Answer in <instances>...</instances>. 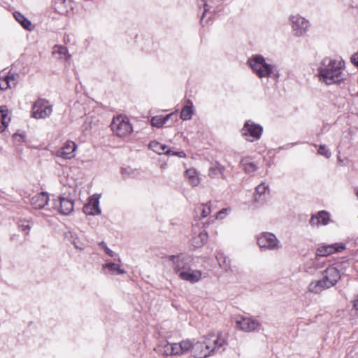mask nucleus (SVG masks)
Here are the masks:
<instances>
[{"label": "nucleus", "instance_id": "obj_1", "mask_svg": "<svg viewBox=\"0 0 358 358\" xmlns=\"http://www.w3.org/2000/svg\"><path fill=\"white\" fill-rule=\"evenodd\" d=\"M228 338V333L220 331L208 334L199 341H191V354L194 358H207L227 345Z\"/></svg>", "mask_w": 358, "mask_h": 358}, {"label": "nucleus", "instance_id": "obj_2", "mask_svg": "<svg viewBox=\"0 0 358 358\" xmlns=\"http://www.w3.org/2000/svg\"><path fill=\"white\" fill-rule=\"evenodd\" d=\"M343 62L341 60L324 59L320 68V80L327 85L337 83L343 80Z\"/></svg>", "mask_w": 358, "mask_h": 358}, {"label": "nucleus", "instance_id": "obj_3", "mask_svg": "<svg viewBox=\"0 0 358 358\" xmlns=\"http://www.w3.org/2000/svg\"><path fill=\"white\" fill-rule=\"evenodd\" d=\"M110 127L113 134L120 138L128 136L133 131L129 118L122 115L113 117Z\"/></svg>", "mask_w": 358, "mask_h": 358}, {"label": "nucleus", "instance_id": "obj_4", "mask_svg": "<svg viewBox=\"0 0 358 358\" xmlns=\"http://www.w3.org/2000/svg\"><path fill=\"white\" fill-rule=\"evenodd\" d=\"M248 62L253 71L259 78L268 77L273 73L274 66L266 63L264 58L262 56H254Z\"/></svg>", "mask_w": 358, "mask_h": 358}, {"label": "nucleus", "instance_id": "obj_5", "mask_svg": "<svg viewBox=\"0 0 358 358\" xmlns=\"http://www.w3.org/2000/svg\"><path fill=\"white\" fill-rule=\"evenodd\" d=\"M292 32L294 36L301 37L309 30L310 22L299 14L291 15L289 17Z\"/></svg>", "mask_w": 358, "mask_h": 358}, {"label": "nucleus", "instance_id": "obj_6", "mask_svg": "<svg viewBox=\"0 0 358 358\" xmlns=\"http://www.w3.org/2000/svg\"><path fill=\"white\" fill-rule=\"evenodd\" d=\"M52 112V106L48 101L43 99L34 102L31 108V117L35 119H44L49 117Z\"/></svg>", "mask_w": 358, "mask_h": 358}, {"label": "nucleus", "instance_id": "obj_7", "mask_svg": "<svg viewBox=\"0 0 358 358\" xmlns=\"http://www.w3.org/2000/svg\"><path fill=\"white\" fill-rule=\"evenodd\" d=\"M257 244L260 248L269 250H278L281 247L276 236L268 232H263L258 236Z\"/></svg>", "mask_w": 358, "mask_h": 358}, {"label": "nucleus", "instance_id": "obj_8", "mask_svg": "<svg viewBox=\"0 0 358 358\" xmlns=\"http://www.w3.org/2000/svg\"><path fill=\"white\" fill-rule=\"evenodd\" d=\"M236 327L247 333L258 331L261 328V323L259 320L252 318L243 316H238L236 318Z\"/></svg>", "mask_w": 358, "mask_h": 358}, {"label": "nucleus", "instance_id": "obj_9", "mask_svg": "<svg viewBox=\"0 0 358 358\" xmlns=\"http://www.w3.org/2000/svg\"><path fill=\"white\" fill-rule=\"evenodd\" d=\"M262 133V127L255 124L253 122L248 121L242 129V134L248 141L253 142L260 138Z\"/></svg>", "mask_w": 358, "mask_h": 358}, {"label": "nucleus", "instance_id": "obj_10", "mask_svg": "<svg viewBox=\"0 0 358 358\" xmlns=\"http://www.w3.org/2000/svg\"><path fill=\"white\" fill-rule=\"evenodd\" d=\"M78 148L76 143L72 141H66L56 152V156L63 159L69 160L76 157Z\"/></svg>", "mask_w": 358, "mask_h": 358}, {"label": "nucleus", "instance_id": "obj_11", "mask_svg": "<svg viewBox=\"0 0 358 358\" xmlns=\"http://www.w3.org/2000/svg\"><path fill=\"white\" fill-rule=\"evenodd\" d=\"M345 249V245L343 243H336L334 244H324L317 249V255L322 256L323 258L331 255L341 252Z\"/></svg>", "mask_w": 358, "mask_h": 358}, {"label": "nucleus", "instance_id": "obj_12", "mask_svg": "<svg viewBox=\"0 0 358 358\" xmlns=\"http://www.w3.org/2000/svg\"><path fill=\"white\" fill-rule=\"evenodd\" d=\"M340 278L339 271L334 266H329L322 272V279L329 289L334 286Z\"/></svg>", "mask_w": 358, "mask_h": 358}, {"label": "nucleus", "instance_id": "obj_13", "mask_svg": "<svg viewBox=\"0 0 358 358\" xmlns=\"http://www.w3.org/2000/svg\"><path fill=\"white\" fill-rule=\"evenodd\" d=\"M326 264L325 259L320 255L315 254V257L312 258L303 264V270L305 272L313 274L316 271L324 267Z\"/></svg>", "mask_w": 358, "mask_h": 358}, {"label": "nucleus", "instance_id": "obj_14", "mask_svg": "<svg viewBox=\"0 0 358 358\" xmlns=\"http://www.w3.org/2000/svg\"><path fill=\"white\" fill-rule=\"evenodd\" d=\"M100 195L94 194L89 198L87 203L83 207V212L88 215H98L101 213L99 207Z\"/></svg>", "mask_w": 358, "mask_h": 358}, {"label": "nucleus", "instance_id": "obj_15", "mask_svg": "<svg viewBox=\"0 0 358 358\" xmlns=\"http://www.w3.org/2000/svg\"><path fill=\"white\" fill-rule=\"evenodd\" d=\"M55 206L59 208L60 213L69 215L73 210L74 203L71 199L61 196L57 201H55Z\"/></svg>", "mask_w": 358, "mask_h": 358}, {"label": "nucleus", "instance_id": "obj_16", "mask_svg": "<svg viewBox=\"0 0 358 358\" xmlns=\"http://www.w3.org/2000/svg\"><path fill=\"white\" fill-rule=\"evenodd\" d=\"M149 147L154 152L159 155L166 154V155H177L180 157H183L185 156L183 152H172L171 150L168 149L167 146L164 144H162L157 141H152L149 144Z\"/></svg>", "mask_w": 358, "mask_h": 358}, {"label": "nucleus", "instance_id": "obj_17", "mask_svg": "<svg viewBox=\"0 0 358 358\" xmlns=\"http://www.w3.org/2000/svg\"><path fill=\"white\" fill-rule=\"evenodd\" d=\"M330 222L331 219L329 213L327 211L322 210L312 216L310 220V224L313 227H319L320 225H327Z\"/></svg>", "mask_w": 358, "mask_h": 358}, {"label": "nucleus", "instance_id": "obj_18", "mask_svg": "<svg viewBox=\"0 0 358 358\" xmlns=\"http://www.w3.org/2000/svg\"><path fill=\"white\" fill-rule=\"evenodd\" d=\"M178 276L184 280L194 283L201 280L202 273L198 270H192L189 268L179 273Z\"/></svg>", "mask_w": 358, "mask_h": 358}, {"label": "nucleus", "instance_id": "obj_19", "mask_svg": "<svg viewBox=\"0 0 358 358\" xmlns=\"http://www.w3.org/2000/svg\"><path fill=\"white\" fill-rule=\"evenodd\" d=\"M175 272L179 275L182 271L189 268L188 259L183 256H173L170 258Z\"/></svg>", "mask_w": 358, "mask_h": 358}, {"label": "nucleus", "instance_id": "obj_20", "mask_svg": "<svg viewBox=\"0 0 358 358\" xmlns=\"http://www.w3.org/2000/svg\"><path fill=\"white\" fill-rule=\"evenodd\" d=\"M48 194L41 192L31 197V204L36 209H41L48 204Z\"/></svg>", "mask_w": 358, "mask_h": 358}, {"label": "nucleus", "instance_id": "obj_21", "mask_svg": "<svg viewBox=\"0 0 358 358\" xmlns=\"http://www.w3.org/2000/svg\"><path fill=\"white\" fill-rule=\"evenodd\" d=\"M11 120L10 112L5 106H0V132L6 131Z\"/></svg>", "mask_w": 358, "mask_h": 358}, {"label": "nucleus", "instance_id": "obj_22", "mask_svg": "<svg viewBox=\"0 0 358 358\" xmlns=\"http://www.w3.org/2000/svg\"><path fill=\"white\" fill-rule=\"evenodd\" d=\"M191 341L186 339L179 343H173V355L181 356L190 351Z\"/></svg>", "mask_w": 358, "mask_h": 358}, {"label": "nucleus", "instance_id": "obj_23", "mask_svg": "<svg viewBox=\"0 0 358 358\" xmlns=\"http://www.w3.org/2000/svg\"><path fill=\"white\" fill-rule=\"evenodd\" d=\"M208 238L207 231L205 229H201L198 232H194L192 239V245L194 248H201L206 243Z\"/></svg>", "mask_w": 358, "mask_h": 358}, {"label": "nucleus", "instance_id": "obj_24", "mask_svg": "<svg viewBox=\"0 0 358 358\" xmlns=\"http://www.w3.org/2000/svg\"><path fill=\"white\" fill-rule=\"evenodd\" d=\"M327 289L329 288L322 279L312 280L307 287L308 291L315 294H319Z\"/></svg>", "mask_w": 358, "mask_h": 358}, {"label": "nucleus", "instance_id": "obj_25", "mask_svg": "<svg viewBox=\"0 0 358 358\" xmlns=\"http://www.w3.org/2000/svg\"><path fill=\"white\" fill-rule=\"evenodd\" d=\"M155 350L158 354L163 356H174L173 343L162 341L156 347Z\"/></svg>", "mask_w": 358, "mask_h": 358}, {"label": "nucleus", "instance_id": "obj_26", "mask_svg": "<svg viewBox=\"0 0 358 358\" xmlns=\"http://www.w3.org/2000/svg\"><path fill=\"white\" fill-rule=\"evenodd\" d=\"M52 55L58 59L69 61L71 55L68 53V50L63 45H55L52 49Z\"/></svg>", "mask_w": 358, "mask_h": 358}, {"label": "nucleus", "instance_id": "obj_27", "mask_svg": "<svg viewBox=\"0 0 358 358\" xmlns=\"http://www.w3.org/2000/svg\"><path fill=\"white\" fill-rule=\"evenodd\" d=\"M185 177L189 184L193 187H196L200 183L199 173L194 169L191 168L186 170Z\"/></svg>", "mask_w": 358, "mask_h": 358}, {"label": "nucleus", "instance_id": "obj_28", "mask_svg": "<svg viewBox=\"0 0 358 358\" xmlns=\"http://www.w3.org/2000/svg\"><path fill=\"white\" fill-rule=\"evenodd\" d=\"M224 167L219 164H213L208 171V176L211 178L224 176Z\"/></svg>", "mask_w": 358, "mask_h": 358}, {"label": "nucleus", "instance_id": "obj_29", "mask_svg": "<svg viewBox=\"0 0 358 358\" xmlns=\"http://www.w3.org/2000/svg\"><path fill=\"white\" fill-rule=\"evenodd\" d=\"M193 113V103L190 100L186 101V105L182 108L180 118L183 120H190Z\"/></svg>", "mask_w": 358, "mask_h": 358}, {"label": "nucleus", "instance_id": "obj_30", "mask_svg": "<svg viewBox=\"0 0 358 358\" xmlns=\"http://www.w3.org/2000/svg\"><path fill=\"white\" fill-rule=\"evenodd\" d=\"M211 213V205L210 203L201 204L196 210V214L199 219H203L208 216Z\"/></svg>", "mask_w": 358, "mask_h": 358}, {"label": "nucleus", "instance_id": "obj_31", "mask_svg": "<svg viewBox=\"0 0 358 358\" xmlns=\"http://www.w3.org/2000/svg\"><path fill=\"white\" fill-rule=\"evenodd\" d=\"M16 84V80L14 76H8L3 78H0V90H4L8 88L14 87Z\"/></svg>", "mask_w": 358, "mask_h": 358}, {"label": "nucleus", "instance_id": "obj_32", "mask_svg": "<svg viewBox=\"0 0 358 358\" xmlns=\"http://www.w3.org/2000/svg\"><path fill=\"white\" fill-rule=\"evenodd\" d=\"M269 189L268 185L264 182L259 184L255 189L254 194L255 202H259L261 200V196L264 195L266 193H268Z\"/></svg>", "mask_w": 358, "mask_h": 358}, {"label": "nucleus", "instance_id": "obj_33", "mask_svg": "<svg viewBox=\"0 0 358 358\" xmlns=\"http://www.w3.org/2000/svg\"><path fill=\"white\" fill-rule=\"evenodd\" d=\"M103 270H108V273L112 275L124 274L125 271L122 269L120 266L115 263H108L103 265Z\"/></svg>", "mask_w": 358, "mask_h": 358}, {"label": "nucleus", "instance_id": "obj_34", "mask_svg": "<svg viewBox=\"0 0 358 358\" xmlns=\"http://www.w3.org/2000/svg\"><path fill=\"white\" fill-rule=\"evenodd\" d=\"M14 17L15 20L20 23V24L27 30H31L32 25L29 20H28L25 17L20 13H15Z\"/></svg>", "mask_w": 358, "mask_h": 358}, {"label": "nucleus", "instance_id": "obj_35", "mask_svg": "<svg viewBox=\"0 0 358 358\" xmlns=\"http://www.w3.org/2000/svg\"><path fill=\"white\" fill-rule=\"evenodd\" d=\"M241 164L246 173H252L257 169V166L249 158L241 160Z\"/></svg>", "mask_w": 358, "mask_h": 358}, {"label": "nucleus", "instance_id": "obj_36", "mask_svg": "<svg viewBox=\"0 0 358 358\" xmlns=\"http://www.w3.org/2000/svg\"><path fill=\"white\" fill-rule=\"evenodd\" d=\"M217 259L219 263V265L223 269L227 271L231 268V259L224 256L222 253L219 254L217 256Z\"/></svg>", "mask_w": 358, "mask_h": 358}, {"label": "nucleus", "instance_id": "obj_37", "mask_svg": "<svg viewBox=\"0 0 358 358\" xmlns=\"http://www.w3.org/2000/svg\"><path fill=\"white\" fill-rule=\"evenodd\" d=\"M18 227L24 234H28L31 229V223L29 220H20L18 222Z\"/></svg>", "mask_w": 358, "mask_h": 358}, {"label": "nucleus", "instance_id": "obj_38", "mask_svg": "<svg viewBox=\"0 0 358 358\" xmlns=\"http://www.w3.org/2000/svg\"><path fill=\"white\" fill-rule=\"evenodd\" d=\"M151 124L153 127H162L164 124L163 117L162 115L153 117L151 120Z\"/></svg>", "mask_w": 358, "mask_h": 358}, {"label": "nucleus", "instance_id": "obj_39", "mask_svg": "<svg viewBox=\"0 0 358 358\" xmlns=\"http://www.w3.org/2000/svg\"><path fill=\"white\" fill-rule=\"evenodd\" d=\"M317 152L318 154L324 156L327 158H329L331 156V152L324 145H320Z\"/></svg>", "mask_w": 358, "mask_h": 358}, {"label": "nucleus", "instance_id": "obj_40", "mask_svg": "<svg viewBox=\"0 0 358 358\" xmlns=\"http://www.w3.org/2000/svg\"><path fill=\"white\" fill-rule=\"evenodd\" d=\"M230 211L229 208H223L216 214V219H223Z\"/></svg>", "mask_w": 358, "mask_h": 358}, {"label": "nucleus", "instance_id": "obj_41", "mask_svg": "<svg viewBox=\"0 0 358 358\" xmlns=\"http://www.w3.org/2000/svg\"><path fill=\"white\" fill-rule=\"evenodd\" d=\"M351 62L355 66H358V57L357 56V53L354 54L351 57Z\"/></svg>", "mask_w": 358, "mask_h": 358}, {"label": "nucleus", "instance_id": "obj_42", "mask_svg": "<svg viewBox=\"0 0 358 358\" xmlns=\"http://www.w3.org/2000/svg\"><path fill=\"white\" fill-rule=\"evenodd\" d=\"M105 251L106 252L110 257H114L115 254L114 252L110 250L108 248L106 247L105 248Z\"/></svg>", "mask_w": 358, "mask_h": 358}, {"label": "nucleus", "instance_id": "obj_43", "mask_svg": "<svg viewBox=\"0 0 358 358\" xmlns=\"http://www.w3.org/2000/svg\"><path fill=\"white\" fill-rule=\"evenodd\" d=\"M173 115V113H170L169 115H166L165 117H163L164 122V124L168 120H169L172 116Z\"/></svg>", "mask_w": 358, "mask_h": 358}, {"label": "nucleus", "instance_id": "obj_44", "mask_svg": "<svg viewBox=\"0 0 358 358\" xmlns=\"http://www.w3.org/2000/svg\"><path fill=\"white\" fill-rule=\"evenodd\" d=\"M206 13H207V9H206V8H205V10H204V11H203V15H202L201 19V21H203V18H204V17H205V15H206Z\"/></svg>", "mask_w": 358, "mask_h": 358}]
</instances>
